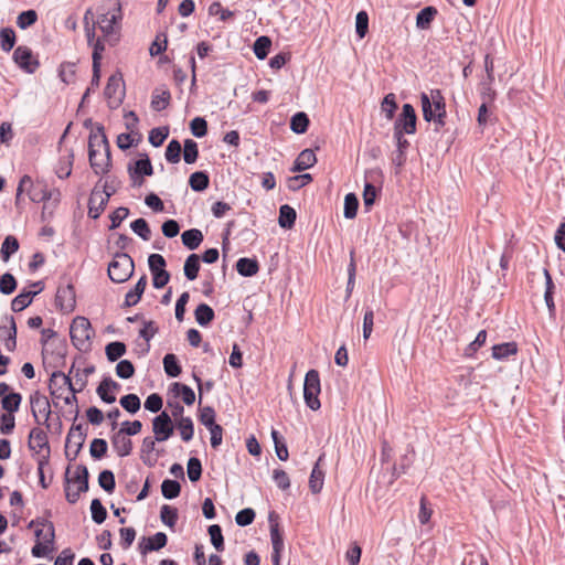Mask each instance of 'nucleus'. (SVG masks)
I'll return each mask as SVG.
<instances>
[{
    "instance_id": "1",
    "label": "nucleus",
    "mask_w": 565,
    "mask_h": 565,
    "mask_svg": "<svg viewBox=\"0 0 565 565\" xmlns=\"http://www.w3.org/2000/svg\"><path fill=\"white\" fill-rule=\"evenodd\" d=\"M88 158L96 174L108 172L110 167V150L103 127L92 131L88 139Z\"/></svg>"
},
{
    "instance_id": "2",
    "label": "nucleus",
    "mask_w": 565,
    "mask_h": 565,
    "mask_svg": "<svg viewBox=\"0 0 565 565\" xmlns=\"http://www.w3.org/2000/svg\"><path fill=\"white\" fill-rule=\"evenodd\" d=\"M28 446L36 457L38 471L42 473V467L49 463L50 446L46 433L40 427L31 429Z\"/></svg>"
},
{
    "instance_id": "3",
    "label": "nucleus",
    "mask_w": 565,
    "mask_h": 565,
    "mask_svg": "<svg viewBox=\"0 0 565 565\" xmlns=\"http://www.w3.org/2000/svg\"><path fill=\"white\" fill-rule=\"evenodd\" d=\"M134 268V260L128 254H116L108 265V276L114 282H125L131 277Z\"/></svg>"
},
{
    "instance_id": "4",
    "label": "nucleus",
    "mask_w": 565,
    "mask_h": 565,
    "mask_svg": "<svg viewBox=\"0 0 565 565\" xmlns=\"http://www.w3.org/2000/svg\"><path fill=\"white\" fill-rule=\"evenodd\" d=\"M88 469L86 466H78L75 477L66 479L65 495L70 503H75L79 499L82 492L88 490Z\"/></svg>"
},
{
    "instance_id": "5",
    "label": "nucleus",
    "mask_w": 565,
    "mask_h": 565,
    "mask_svg": "<svg viewBox=\"0 0 565 565\" xmlns=\"http://www.w3.org/2000/svg\"><path fill=\"white\" fill-rule=\"evenodd\" d=\"M70 333L72 342L78 349L87 348L90 339L94 337V331L89 320L82 316H78L73 320Z\"/></svg>"
},
{
    "instance_id": "6",
    "label": "nucleus",
    "mask_w": 565,
    "mask_h": 565,
    "mask_svg": "<svg viewBox=\"0 0 565 565\" xmlns=\"http://www.w3.org/2000/svg\"><path fill=\"white\" fill-rule=\"evenodd\" d=\"M320 377L317 370H310L307 372L305 376V383H303V398L306 402V405L312 409L317 411L320 408L321 404L319 401V394H320Z\"/></svg>"
},
{
    "instance_id": "7",
    "label": "nucleus",
    "mask_w": 565,
    "mask_h": 565,
    "mask_svg": "<svg viewBox=\"0 0 565 565\" xmlns=\"http://www.w3.org/2000/svg\"><path fill=\"white\" fill-rule=\"evenodd\" d=\"M33 525L47 526V531H45V535L43 536V542H36L31 551L34 557H45L53 551V543L55 539L53 523L46 520H32L29 523V527H33Z\"/></svg>"
},
{
    "instance_id": "8",
    "label": "nucleus",
    "mask_w": 565,
    "mask_h": 565,
    "mask_svg": "<svg viewBox=\"0 0 565 565\" xmlns=\"http://www.w3.org/2000/svg\"><path fill=\"white\" fill-rule=\"evenodd\" d=\"M31 412L35 422L50 427L49 419L51 416V405L47 397L39 392H34L30 396Z\"/></svg>"
},
{
    "instance_id": "9",
    "label": "nucleus",
    "mask_w": 565,
    "mask_h": 565,
    "mask_svg": "<svg viewBox=\"0 0 565 565\" xmlns=\"http://www.w3.org/2000/svg\"><path fill=\"white\" fill-rule=\"evenodd\" d=\"M85 383H81L78 387H75L70 376L63 372H54L50 379V391L55 397H63L65 391L77 393L81 392Z\"/></svg>"
},
{
    "instance_id": "10",
    "label": "nucleus",
    "mask_w": 565,
    "mask_h": 565,
    "mask_svg": "<svg viewBox=\"0 0 565 565\" xmlns=\"http://www.w3.org/2000/svg\"><path fill=\"white\" fill-rule=\"evenodd\" d=\"M416 113L411 104H404L394 125V131L413 135L416 131Z\"/></svg>"
},
{
    "instance_id": "11",
    "label": "nucleus",
    "mask_w": 565,
    "mask_h": 565,
    "mask_svg": "<svg viewBox=\"0 0 565 565\" xmlns=\"http://www.w3.org/2000/svg\"><path fill=\"white\" fill-rule=\"evenodd\" d=\"M104 94L108 100V105L111 108L118 107L121 104L124 96H125L124 82H122L121 76L111 75L108 78Z\"/></svg>"
},
{
    "instance_id": "12",
    "label": "nucleus",
    "mask_w": 565,
    "mask_h": 565,
    "mask_svg": "<svg viewBox=\"0 0 565 565\" xmlns=\"http://www.w3.org/2000/svg\"><path fill=\"white\" fill-rule=\"evenodd\" d=\"M85 441V434L82 429V426H74L70 429L66 443H65V454L70 460H75L78 456L83 445Z\"/></svg>"
},
{
    "instance_id": "13",
    "label": "nucleus",
    "mask_w": 565,
    "mask_h": 565,
    "mask_svg": "<svg viewBox=\"0 0 565 565\" xmlns=\"http://www.w3.org/2000/svg\"><path fill=\"white\" fill-rule=\"evenodd\" d=\"M121 20L120 7L114 8L111 11L100 13L95 21L105 38H110Z\"/></svg>"
},
{
    "instance_id": "14",
    "label": "nucleus",
    "mask_w": 565,
    "mask_h": 565,
    "mask_svg": "<svg viewBox=\"0 0 565 565\" xmlns=\"http://www.w3.org/2000/svg\"><path fill=\"white\" fill-rule=\"evenodd\" d=\"M13 61L24 72L32 74L39 67L38 60L33 56L31 49L28 46H18L13 52Z\"/></svg>"
},
{
    "instance_id": "15",
    "label": "nucleus",
    "mask_w": 565,
    "mask_h": 565,
    "mask_svg": "<svg viewBox=\"0 0 565 565\" xmlns=\"http://www.w3.org/2000/svg\"><path fill=\"white\" fill-rule=\"evenodd\" d=\"M152 431L158 441H166L172 436L173 424L168 413L162 412L153 418Z\"/></svg>"
},
{
    "instance_id": "16",
    "label": "nucleus",
    "mask_w": 565,
    "mask_h": 565,
    "mask_svg": "<svg viewBox=\"0 0 565 565\" xmlns=\"http://www.w3.org/2000/svg\"><path fill=\"white\" fill-rule=\"evenodd\" d=\"M111 195L113 192H102L100 189L95 186L88 200V215L92 218L99 217Z\"/></svg>"
},
{
    "instance_id": "17",
    "label": "nucleus",
    "mask_w": 565,
    "mask_h": 565,
    "mask_svg": "<svg viewBox=\"0 0 565 565\" xmlns=\"http://www.w3.org/2000/svg\"><path fill=\"white\" fill-rule=\"evenodd\" d=\"M420 104L423 110V117H430L431 107L436 106L438 110L444 108L445 99L439 89H431L429 94L422 93L420 94Z\"/></svg>"
},
{
    "instance_id": "18",
    "label": "nucleus",
    "mask_w": 565,
    "mask_h": 565,
    "mask_svg": "<svg viewBox=\"0 0 565 565\" xmlns=\"http://www.w3.org/2000/svg\"><path fill=\"white\" fill-rule=\"evenodd\" d=\"M32 287L35 290L32 291H23L19 294L11 302V309L15 312L22 311L25 309L31 302L34 296H36L40 291H42L43 286L41 281H36L32 284Z\"/></svg>"
},
{
    "instance_id": "19",
    "label": "nucleus",
    "mask_w": 565,
    "mask_h": 565,
    "mask_svg": "<svg viewBox=\"0 0 565 565\" xmlns=\"http://www.w3.org/2000/svg\"><path fill=\"white\" fill-rule=\"evenodd\" d=\"M56 302L61 310L71 312L74 310L76 300L75 292L72 286H65L57 289L56 292Z\"/></svg>"
},
{
    "instance_id": "20",
    "label": "nucleus",
    "mask_w": 565,
    "mask_h": 565,
    "mask_svg": "<svg viewBox=\"0 0 565 565\" xmlns=\"http://www.w3.org/2000/svg\"><path fill=\"white\" fill-rule=\"evenodd\" d=\"M119 387L120 386L117 382L110 377H107L99 383L97 387V394L105 403L113 404L116 402V396L113 394V392Z\"/></svg>"
},
{
    "instance_id": "21",
    "label": "nucleus",
    "mask_w": 565,
    "mask_h": 565,
    "mask_svg": "<svg viewBox=\"0 0 565 565\" xmlns=\"http://www.w3.org/2000/svg\"><path fill=\"white\" fill-rule=\"evenodd\" d=\"M113 447L119 457L128 456L131 452L132 443L124 433V429H120L113 437Z\"/></svg>"
},
{
    "instance_id": "22",
    "label": "nucleus",
    "mask_w": 565,
    "mask_h": 565,
    "mask_svg": "<svg viewBox=\"0 0 565 565\" xmlns=\"http://www.w3.org/2000/svg\"><path fill=\"white\" fill-rule=\"evenodd\" d=\"M9 323L8 327L3 326L0 328L2 335H4V347L8 351L12 352L17 345V326L13 317L6 319Z\"/></svg>"
},
{
    "instance_id": "23",
    "label": "nucleus",
    "mask_w": 565,
    "mask_h": 565,
    "mask_svg": "<svg viewBox=\"0 0 565 565\" xmlns=\"http://www.w3.org/2000/svg\"><path fill=\"white\" fill-rule=\"evenodd\" d=\"M156 438L146 437L141 445V459L145 465L151 467L157 462V456L153 454L156 449Z\"/></svg>"
},
{
    "instance_id": "24",
    "label": "nucleus",
    "mask_w": 565,
    "mask_h": 565,
    "mask_svg": "<svg viewBox=\"0 0 565 565\" xmlns=\"http://www.w3.org/2000/svg\"><path fill=\"white\" fill-rule=\"evenodd\" d=\"M146 286H147V277L143 275L142 277L139 278V280L135 285V287L126 294L125 305L127 307L136 306L139 302L141 296L146 289Z\"/></svg>"
},
{
    "instance_id": "25",
    "label": "nucleus",
    "mask_w": 565,
    "mask_h": 565,
    "mask_svg": "<svg viewBox=\"0 0 565 565\" xmlns=\"http://www.w3.org/2000/svg\"><path fill=\"white\" fill-rule=\"evenodd\" d=\"M317 161L316 154L311 149L302 150L295 160L292 171H303L312 167Z\"/></svg>"
},
{
    "instance_id": "26",
    "label": "nucleus",
    "mask_w": 565,
    "mask_h": 565,
    "mask_svg": "<svg viewBox=\"0 0 565 565\" xmlns=\"http://www.w3.org/2000/svg\"><path fill=\"white\" fill-rule=\"evenodd\" d=\"M322 457H319L316 462L309 479V488L312 493H319L322 490L323 481H324V472L320 469V462Z\"/></svg>"
},
{
    "instance_id": "27",
    "label": "nucleus",
    "mask_w": 565,
    "mask_h": 565,
    "mask_svg": "<svg viewBox=\"0 0 565 565\" xmlns=\"http://www.w3.org/2000/svg\"><path fill=\"white\" fill-rule=\"evenodd\" d=\"M182 243L189 249H196L203 241V234L198 228L184 231L181 235Z\"/></svg>"
},
{
    "instance_id": "28",
    "label": "nucleus",
    "mask_w": 565,
    "mask_h": 565,
    "mask_svg": "<svg viewBox=\"0 0 565 565\" xmlns=\"http://www.w3.org/2000/svg\"><path fill=\"white\" fill-rule=\"evenodd\" d=\"M275 514L271 513L269 515V523H270V541L273 545V551H281L284 550V539L282 534L279 531V524L275 520Z\"/></svg>"
},
{
    "instance_id": "29",
    "label": "nucleus",
    "mask_w": 565,
    "mask_h": 565,
    "mask_svg": "<svg viewBox=\"0 0 565 565\" xmlns=\"http://www.w3.org/2000/svg\"><path fill=\"white\" fill-rule=\"evenodd\" d=\"M170 92L166 88H158L152 94L151 107L156 111L163 110L170 102Z\"/></svg>"
},
{
    "instance_id": "30",
    "label": "nucleus",
    "mask_w": 565,
    "mask_h": 565,
    "mask_svg": "<svg viewBox=\"0 0 565 565\" xmlns=\"http://www.w3.org/2000/svg\"><path fill=\"white\" fill-rule=\"evenodd\" d=\"M259 267L255 259L239 258L236 263V270L244 277H252L257 274Z\"/></svg>"
},
{
    "instance_id": "31",
    "label": "nucleus",
    "mask_w": 565,
    "mask_h": 565,
    "mask_svg": "<svg viewBox=\"0 0 565 565\" xmlns=\"http://www.w3.org/2000/svg\"><path fill=\"white\" fill-rule=\"evenodd\" d=\"M436 14V8L425 7L418 12L416 17V26L422 30L428 29Z\"/></svg>"
},
{
    "instance_id": "32",
    "label": "nucleus",
    "mask_w": 565,
    "mask_h": 565,
    "mask_svg": "<svg viewBox=\"0 0 565 565\" xmlns=\"http://www.w3.org/2000/svg\"><path fill=\"white\" fill-rule=\"evenodd\" d=\"M518 352V345L515 342H507L497 344L492 348V356L495 360H503L513 355Z\"/></svg>"
},
{
    "instance_id": "33",
    "label": "nucleus",
    "mask_w": 565,
    "mask_h": 565,
    "mask_svg": "<svg viewBox=\"0 0 565 565\" xmlns=\"http://www.w3.org/2000/svg\"><path fill=\"white\" fill-rule=\"evenodd\" d=\"M194 317L200 326L205 327L214 319L215 315L209 305L201 303L196 307Z\"/></svg>"
},
{
    "instance_id": "34",
    "label": "nucleus",
    "mask_w": 565,
    "mask_h": 565,
    "mask_svg": "<svg viewBox=\"0 0 565 565\" xmlns=\"http://www.w3.org/2000/svg\"><path fill=\"white\" fill-rule=\"evenodd\" d=\"M296 221V211L287 205L284 204L279 209V218L278 223L282 228H291Z\"/></svg>"
},
{
    "instance_id": "35",
    "label": "nucleus",
    "mask_w": 565,
    "mask_h": 565,
    "mask_svg": "<svg viewBox=\"0 0 565 565\" xmlns=\"http://www.w3.org/2000/svg\"><path fill=\"white\" fill-rule=\"evenodd\" d=\"M184 275L189 280H194L198 277L200 270V258L196 254L188 256L184 263Z\"/></svg>"
},
{
    "instance_id": "36",
    "label": "nucleus",
    "mask_w": 565,
    "mask_h": 565,
    "mask_svg": "<svg viewBox=\"0 0 565 565\" xmlns=\"http://www.w3.org/2000/svg\"><path fill=\"white\" fill-rule=\"evenodd\" d=\"M177 427L180 431L181 438L184 441H190L194 435L193 422L190 417H181L177 420Z\"/></svg>"
},
{
    "instance_id": "37",
    "label": "nucleus",
    "mask_w": 565,
    "mask_h": 565,
    "mask_svg": "<svg viewBox=\"0 0 565 565\" xmlns=\"http://www.w3.org/2000/svg\"><path fill=\"white\" fill-rule=\"evenodd\" d=\"M189 184L193 191H204L209 186V177L201 171L194 172L190 175Z\"/></svg>"
},
{
    "instance_id": "38",
    "label": "nucleus",
    "mask_w": 565,
    "mask_h": 565,
    "mask_svg": "<svg viewBox=\"0 0 565 565\" xmlns=\"http://www.w3.org/2000/svg\"><path fill=\"white\" fill-rule=\"evenodd\" d=\"M309 126V118L305 113H297L291 117L290 129L296 134H303Z\"/></svg>"
},
{
    "instance_id": "39",
    "label": "nucleus",
    "mask_w": 565,
    "mask_h": 565,
    "mask_svg": "<svg viewBox=\"0 0 565 565\" xmlns=\"http://www.w3.org/2000/svg\"><path fill=\"white\" fill-rule=\"evenodd\" d=\"M22 397L19 393H10L2 397L1 406L9 414L17 412L20 407Z\"/></svg>"
},
{
    "instance_id": "40",
    "label": "nucleus",
    "mask_w": 565,
    "mask_h": 565,
    "mask_svg": "<svg viewBox=\"0 0 565 565\" xmlns=\"http://www.w3.org/2000/svg\"><path fill=\"white\" fill-rule=\"evenodd\" d=\"M106 356L110 362L117 361L126 353V345L122 342H110L106 345Z\"/></svg>"
},
{
    "instance_id": "41",
    "label": "nucleus",
    "mask_w": 565,
    "mask_h": 565,
    "mask_svg": "<svg viewBox=\"0 0 565 565\" xmlns=\"http://www.w3.org/2000/svg\"><path fill=\"white\" fill-rule=\"evenodd\" d=\"M19 249V242L18 239L9 235L4 238L2 246H1V257L4 262L9 260L10 256L14 254Z\"/></svg>"
},
{
    "instance_id": "42",
    "label": "nucleus",
    "mask_w": 565,
    "mask_h": 565,
    "mask_svg": "<svg viewBox=\"0 0 565 565\" xmlns=\"http://www.w3.org/2000/svg\"><path fill=\"white\" fill-rule=\"evenodd\" d=\"M181 487L175 480L166 479L161 484V492L166 499H174L180 494Z\"/></svg>"
},
{
    "instance_id": "43",
    "label": "nucleus",
    "mask_w": 565,
    "mask_h": 565,
    "mask_svg": "<svg viewBox=\"0 0 565 565\" xmlns=\"http://www.w3.org/2000/svg\"><path fill=\"white\" fill-rule=\"evenodd\" d=\"M163 367L167 375L177 377L181 373V366L179 365L174 354L169 353L163 358Z\"/></svg>"
},
{
    "instance_id": "44",
    "label": "nucleus",
    "mask_w": 565,
    "mask_h": 565,
    "mask_svg": "<svg viewBox=\"0 0 565 565\" xmlns=\"http://www.w3.org/2000/svg\"><path fill=\"white\" fill-rule=\"evenodd\" d=\"M160 519L162 523H164L169 527H173L178 520L177 509L168 504L162 505L160 510Z\"/></svg>"
},
{
    "instance_id": "45",
    "label": "nucleus",
    "mask_w": 565,
    "mask_h": 565,
    "mask_svg": "<svg viewBox=\"0 0 565 565\" xmlns=\"http://www.w3.org/2000/svg\"><path fill=\"white\" fill-rule=\"evenodd\" d=\"M359 206L358 198L354 193H349L344 198V217L345 218H354L356 216V211Z\"/></svg>"
},
{
    "instance_id": "46",
    "label": "nucleus",
    "mask_w": 565,
    "mask_h": 565,
    "mask_svg": "<svg viewBox=\"0 0 565 565\" xmlns=\"http://www.w3.org/2000/svg\"><path fill=\"white\" fill-rule=\"evenodd\" d=\"M271 41L268 36H259L254 43V53L257 58L264 60L269 51Z\"/></svg>"
},
{
    "instance_id": "47",
    "label": "nucleus",
    "mask_w": 565,
    "mask_h": 565,
    "mask_svg": "<svg viewBox=\"0 0 565 565\" xmlns=\"http://www.w3.org/2000/svg\"><path fill=\"white\" fill-rule=\"evenodd\" d=\"M173 390L186 405H192L194 403L195 393L190 386L180 383H174Z\"/></svg>"
},
{
    "instance_id": "48",
    "label": "nucleus",
    "mask_w": 565,
    "mask_h": 565,
    "mask_svg": "<svg viewBox=\"0 0 565 565\" xmlns=\"http://www.w3.org/2000/svg\"><path fill=\"white\" fill-rule=\"evenodd\" d=\"M199 150L198 145L192 139L184 140L183 159L186 163H194L198 159Z\"/></svg>"
},
{
    "instance_id": "49",
    "label": "nucleus",
    "mask_w": 565,
    "mask_h": 565,
    "mask_svg": "<svg viewBox=\"0 0 565 565\" xmlns=\"http://www.w3.org/2000/svg\"><path fill=\"white\" fill-rule=\"evenodd\" d=\"M1 49L9 52L13 49L15 43V33L11 28H3L0 31Z\"/></svg>"
},
{
    "instance_id": "50",
    "label": "nucleus",
    "mask_w": 565,
    "mask_h": 565,
    "mask_svg": "<svg viewBox=\"0 0 565 565\" xmlns=\"http://www.w3.org/2000/svg\"><path fill=\"white\" fill-rule=\"evenodd\" d=\"M93 46V70L97 76V72H100V60L105 50L104 43L100 39H97L94 43L89 44Z\"/></svg>"
},
{
    "instance_id": "51",
    "label": "nucleus",
    "mask_w": 565,
    "mask_h": 565,
    "mask_svg": "<svg viewBox=\"0 0 565 565\" xmlns=\"http://www.w3.org/2000/svg\"><path fill=\"white\" fill-rule=\"evenodd\" d=\"M120 405L129 413L135 414L140 409V399L136 394H128L120 398Z\"/></svg>"
},
{
    "instance_id": "52",
    "label": "nucleus",
    "mask_w": 565,
    "mask_h": 565,
    "mask_svg": "<svg viewBox=\"0 0 565 565\" xmlns=\"http://www.w3.org/2000/svg\"><path fill=\"white\" fill-rule=\"evenodd\" d=\"M181 145L178 140H171L166 149V159L171 163H178L181 158Z\"/></svg>"
},
{
    "instance_id": "53",
    "label": "nucleus",
    "mask_w": 565,
    "mask_h": 565,
    "mask_svg": "<svg viewBox=\"0 0 565 565\" xmlns=\"http://www.w3.org/2000/svg\"><path fill=\"white\" fill-rule=\"evenodd\" d=\"M397 108V104L395 100V95L393 93L387 94L381 104V109L385 113L386 118L388 120L393 119L395 110Z\"/></svg>"
},
{
    "instance_id": "54",
    "label": "nucleus",
    "mask_w": 565,
    "mask_h": 565,
    "mask_svg": "<svg viewBox=\"0 0 565 565\" xmlns=\"http://www.w3.org/2000/svg\"><path fill=\"white\" fill-rule=\"evenodd\" d=\"M130 227L142 239L148 241L150 238L151 231L146 220L137 218L131 223Z\"/></svg>"
},
{
    "instance_id": "55",
    "label": "nucleus",
    "mask_w": 565,
    "mask_h": 565,
    "mask_svg": "<svg viewBox=\"0 0 565 565\" xmlns=\"http://www.w3.org/2000/svg\"><path fill=\"white\" fill-rule=\"evenodd\" d=\"M98 484L106 492H113L116 486L114 473L110 470H104L99 473Z\"/></svg>"
},
{
    "instance_id": "56",
    "label": "nucleus",
    "mask_w": 565,
    "mask_h": 565,
    "mask_svg": "<svg viewBox=\"0 0 565 565\" xmlns=\"http://www.w3.org/2000/svg\"><path fill=\"white\" fill-rule=\"evenodd\" d=\"M188 477L192 482L198 481L202 475V465L201 461L193 457L190 458L186 466Z\"/></svg>"
},
{
    "instance_id": "57",
    "label": "nucleus",
    "mask_w": 565,
    "mask_h": 565,
    "mask_svg": "<svg viewBox=\"0 0 565 565\" xmlns=\"http://www.w3.org/2000/svg\"><path fill=\"white\" fill-rule=\"evenodd\" d=\"M38 20V14L34 10H28L21 12L17 18V24L20 29L24 30L32 24H34Z\"/></svg>"
},
{
    "instance_id": "58",
    "label": "nucleus",
    "mask_w": 565,
    "mask_h": 565,
    "mask_svg": "<svg viewBox=\"0 0 565 565\" xmlns=\"http://www.w3.org/2000/svg\"><path fill=\"white\" fill-rule=\"evenodd\" d=\"M90 512H92V519L97 523L100 524L106 520L107 511L103 507L102 502L98 499H94L90 503Z\"/></svg>"
},
{
    "instance_id": "59",
    "label": "nucleus",
    "mask_w": 565,
    "mask_h": 565,
    "mask_svg": "<svg viewBox=\"0 0 565 565\" xmlns=\"http://www.w3.org/2000/svg\"><path fill=\"white\" fill-rule=\"evenodd\" d=\"M167 535L162 532H158L148 539L145 551H158L166 546Z\"/></svg>"
},
{
    "instance_id": "60",
    "label": "nucleus",
    "mask_w": 565,
    "mask_h": 565,
    "mask_svg": "<svg viewBox=\"0 0 565 565\" xmlns=\"http://www.w3.org/2000/svg\"><path fill=\"white\" fill-rule=\"evenodd\" d=\"M106 451H107V443L105 439H102V438L93 439L90 447H89V452L93 458L100 459L102 457H104L106 455Z\"/></svg>"
},
{
    "instance_id": "61",
    "label": "nucleus",
    "mask_w": 565,
    "mask_h": 565,
    "mask_svg": "<svg viewBox=\"0 0 565 565\" xmlns=\"http://www.w3.org/2000/svg\"><path fill=\"white\" fill-rule=\"evenodd\" d=\"M369 29V17L365 11H360L355 18V31L360 39H363Z\"/></svg>"
},
{
    "instance_id": "62",
    "label": "nucleus",
    "mask_w": 565,
    "mask_h": 565,
    "mask_svg": "<svg viewBox=\"0 0 565 565\" xmlns=\"http://www.w3.org/2000/svg\"><path fill=\"white\" fill-rule=\"evenodd\" d=\"M168 135H169L168 128H164V127L153 128L149 134V142L153 147H159L167 139Z\"/></svg>"
},
{
    "instance_id": "63",
    "label": "nucleus",
    "mask_w": 565,
    "mask_h": 565,
    "mask_svg": "<svg viewBox=\"0 0 565 565\" xmlns=\"http://www.w3.org/2000/svg\"><path fill=\"white\" fill-rule=\"evenodd\" d=\"M190 129L193 136L202 138L207 132V124L204 118L195 117L190 124Z\"/></svg>"
},
{
    "instance_id": "64",
    "label": "nucleus",
    "mask_w": 565,
    "mask_h": 565,
    "mask_svg": "<svg viewBox=\"0 0 565 565\" xmlns=\"http://www.w3.org/2000/svg\"><path fill=\"white\" fill-rule=\"evenodd\" d=\"M15 288H17L15 278L9 273L3 274L0 279V291L3 295H10L15 290Z\"/></svg>"
}]
</instances>
